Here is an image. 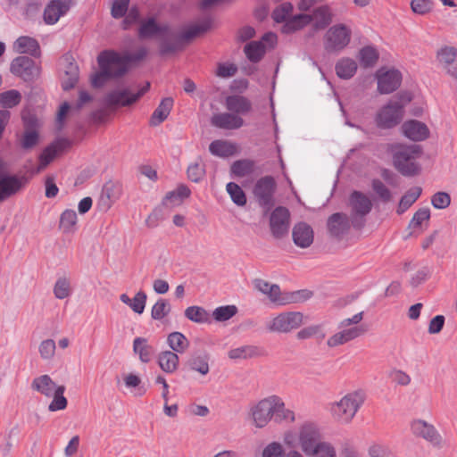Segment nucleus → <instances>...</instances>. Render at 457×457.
I'll list each match as a JSON object with an SVG mask.
<instances>
[{
	"label": "nucleus",
	"instance_id": "14",
	"mask_svg": "<svg viewBox=\"0 0 457 457\" xmlns=\"http://www.w3.org/2000/svg\"><path fill=\"white\" fill-rule=\"evenodd\" d=\"M290 225V212L283 206L276 207L270 217V228L272 236L280 239L288 234Z\"/></svg>",
	"mask_w": 457,
	"mask_h": 457
},
{
	"label": "nucleus",
	"instance_id": "16",
	"mask_svg": "<svg viewBox=\"0 0 457 457\" xmlns=\"http://www.w3.org/2000/svg\"><path fill=\"white\" fill-rule=\"evenodd\" d=\"M273 395L258 402L251 409V415L257 428H264L272 420Z\"/></svg>",
	"mask_w": 457,
	"mask_h": 457
},
{
	"label": "nucleus",
	"instance_id": "36",
	"mask_svg": "<svg viewBox=\"0 0 457 457\" xmlns=\"http://www.w3.org/2000/svg\"><path fill=\"white\" fill-rule=\"evenodd\" d=\"M167 343L174 353H184L189 345V341L181 332H172L167 337Z\"/></svg>",
	"mask_w": 457,
	"mask_h": 457
},
{
	"label": "nucleus",
	"instance_id": "22",
	"mask_svg": "<svg viewBox=\"0 0 457 457\" xmlns=\"http://www.w3.org/2000/svg\"><path fill=\"white\" fill-rule=\"evenodd\" d=\"M209 361L210 354L206 351L197 350L190 354L186 365L190 370L196 371L204 376L210 371Z\"/></svg>",
	"mask_w": 457,
	"mask_h": 457
},
{
	"label": "nucleus",
	"instance_id": "24",
	"mask_svg": "<svg viewBox=\"0 0 457 457\" xmlns=\"http://www.w3.org/2000/svg\"><path fill=\"white\" fill-rule=\"evenodd\" d=\"M13 49L17 53L27 54L33 57L40 55V46L37 40L28 36L18 37L13 44Z\"/></svg>",
	"mask_w": 457,
	"mask_h": 457
},
{
	"label": "nucleus",
	"instance_id": "23",
	"mask_svg": "<svg viewBox=\"0 0 457 457\" xmlns=\"http://www.w3.org/2000/svg\"><path fill=\"white\" fill-rule=\"evenodd\" d=\"M212 126L223 129H237L243 126L244 120L241 117L229 112L213 114L211 119Z\"/></svg>",
	"mask_w": 457,
	"mask_h": 457
},
{
	"label": "nucleus",
	"instance_id": "3",
	"mask_svg": "<svg viewBox=\"0 0 457 457\" xmlns=\"http://www.w3.org/2000/svg\"><path fill=\"white\" fill-rule=\"evenodd\" d=\"M395 168L405 177L419 173L420 168L415 160L420 155L421 148L418 145L395 144L390 147Z\"/></svg>",
	"mask_w": 457,
	"mask_h": 457
},
{
	"label": "nucleus",
	"instance_id": "35",
	"mask_svg": "<svg viewBox=\"0 0 457 457\" xmlns=\"http://www.w3.org/2000/svg\"><path fill=\"white\" fill-rule=\"evenodd\" d=\"M209 151L212 155L228 157L235 152V146L227 141L214 140L209 145Z\"/></svg>",
	"mask_w": 457,
	"mask_h": 457
},
{
	"label": "nucleus",
	"instance_id": "48",
	"mask_svg": "<svg viewBox=\"0 0 457 457\" xmlns=\"http://www.w3.org/2000/svg\"><path fill=\"white\" fill-rule=\"evenodd\" d=\"M310 21V17L306 14H297L292 19L286 21L283 27V31L286 33H292L302 29Z\"/></svg>",
	"mask_w": 457,
	"mask_h": 457
},
{
	"label": "nucleus",
	"instance_id": "63",
	"mask_svg": "<svg viewBox=\"0 0 457 457\" xmlns=\"http://www.w3.org/2000/svg\"><path fill=\"white\" fill-rule=\"evenodd\" d=\"M55 343L53 339L43 340L39 345V353L45 360L51 359L55 353Z\"/></svg>",
	"mask_w": 457,
	"mask_h": 457
},
{
	"label": "nucleus",
	"instance_id": "6",
	"mask_svg": "<svg viewBox=\"0 0 457 457\" xmlns=\"http://www.w3.org/2000/svg\"><path fill=\"white\" fill-rule=\"evenodd\" d=\"M363 401V395L360 392L348 394L333 404L331 408L332 414L341 422H349L354 417Z\"/></svg>",
	"mask_w": 457,
	"mask_h": 457
},
{
	"label": "nucleus",
	"instance_id": "25",
	"mask_svg": "<svg viewBox=\"0 0 457 457\" xmlns=\"http://www.w3.org/2000/svg\"><path fill=\"white\" fill-rule=\"evenodd\" d=\"M273 412L272 420L276 423L293 422L295 420V413L293 411L287 409L283 400L278 396L273 395Z\"/></svg>",
	"mask_w": 457,
	"mask_h": 457
},
{
	"label": "nucleus",
	"instance_id": "8",
	"mask_svg": "<svg viewBox=\"0 0 457 457\" xmlns=\"http://www.w3.org/2000/svg\"><path fill=\"white\" fill-rule=\"evenodd\" d=\"M10 71L25 82H34L39 78L41 69L30 57L21 55L12 61Z\"/></svg>",
	"mask_w": 457,
	"mask_h": 457
},
{
	"label": "nucleus",
	"instance_id": "58",
	"mask_svg": "<svg viewBox=\"0 0 457 457\" xmlns=\"http://www.w3.org/2000/svg\"><path fill=\"white\" fill-rule=\"evenodd\" d=\"M146 299V294L144 291L140 290L135 295L134 298L131 299L130 304H129V306L132 309L134 312L141 314L144 312Z\"/></svg>",
	"mask_w": 457,
	"mask_h": 457
},
{
	"label": "nucleus",
	"instance_id": "1",
	"mask_svg": "<svg viewBox=\"0 0 457 457\" xmlns=\"http://www.w3.org/2000/svg\"><path fill=\"white\" fill-rule=\"evenodd\" d=\"M212 22L211 17H205L198 23L188 26L183 32L175 33L170 30L168 25H161L154 17H148L140 21L137 35L143 40L165 36L160 42L159 52L161 55H166L182 50L186 44L206 33L212 29Z\"/></svg>",
	"mask_w": 457,
	"mask_h": 457
},
{
	"label": "nucleus",
	"instance_id": "55",
	"mask_svg": "<svg viewBox=\"0 0 457 457\" xmlns=\"http://www.w3.org/2000/svg\"><path fill=\"white\" fill-rule=\"evenodd\" d=\"M457 51L453 46H445L437 52V58L440 63L449 66L455 62Z\"/></svg>",
	"mask_w": 457,
	"mask_h": 457
},
{
	"label": "nucleus",
	"instance_id": "64",
	"mask_svg": "<svg viewBox=\"0 0 457 457\" xmlns=\"http://www.w3.org/2000/svg\"><path fill=\"white\" fill-rule=\"evenodd\" d=\"M54 296L58 299H64L70 295V284L65 278H59L54 287Z\"/></svg>",
	"mask_w": 457,
	"mask_h": 457
},
{
	"label": "nucleus",
	"instance_id": "5",
	"mask_svg": "<svg viewBox=\"0 0 457 457\" xmlns=\"http://www.w3.org/2000/svg\"><path fill=\"white\" fill-rule=\"evenodd\" d=\"M276 190V180L270 175L259 179L253 187V198L265 212L270 211L275 205Z\"/></svg>",
	"mask_w": 457,
	"mask_h": 457
},
{
	"label": "nucleus",
	"instance_id": "7",
	"mask_svg": "<svg viewBox=\"0 0 457 457\" xmlns=\"http://www.w3.org/2000/svg\"><path fill=\"white\" fill-rule=\"evenodd\" d=\"M411 431L416 437L422 438L436 449H442L446 442L436 427L421 419L411 422Z\"/></svg>",
	"mask_w": 457,
	"mask_h": 457
},
{
	"label": "nucleus",
	"instance_id": "53",
	"mask_svg": "<svg viewBox=\"0 0 457 457\" xmlns=\"http://www.w3.org/2000/svg\"><path fill=\"white\" fill-rule=\"evenodd\" d=\"M257 354V349L252 345H243L237 348L231 349L228 352V357L233 360L237 359H248Z\"/></svg>",
	"mask_w": 457,
	"mask_h": 457
},
{
	"label": "nucleus",
	"instance_id": "9",
	"mask_svg": "<svg viewBox=\"0 0 457 457\" xmlns=\"http://www.w3.org/2000/svg\"><path fill=\"white\" fill-rule=\"evenodd\" d=\"M351 40V30L344 24H337L328 29L324 37V47L328 53L343 50Z\"/></svg>",
	"mask_w": 457,
	"mask_h": 457
},
{
	"label": "nucleus",
	"instance_id": "56",
	"mask_svg": "<svg viewBox=\"0 0 457 457\" xmlns=\"http://www.w3.org/2000/svg\"><path fill=\"white\" fill-rule=\"evenodd\" d=\"M371 187L373 191L382 202L388 203L391 201L392 194L381 180L374 179L371 181Z\"/></svg>",
	"mask_w": 457,
	"mask_h": 457
},
{
	"label": "nucleus",
	"instance_id": "11",
	"mask_svg": "<svg viewBox=\"0 0 457 457\" xmlns=\"http://www.w3.org/2000/svg\"><path fill=\"white\" fill-rule=\"evenodd\" d=\"M150 88V83L142 87L137 94H131L129 89H115L109 92L104 97V103L109 107L129 106L136 103Z\"/></svg>",
	"mask_w": 457,
	"mask_h": 457
},
{
	"label": "nucleus",
	"instance_id": "52",
	"mask_svg": "<svg viewBox=\"0 0 457 457\" xmlns=\"http://www.w3.org/2000/svg\"><path fill=\"white\" fill-rule=\"evenodd\" d=\"M313 295V293L308 289H301L293 292H286V297L284 298L285 305L289 303H303Z\"/></svg>",
	"mask_w": 457,
	"mask_h": 457
},
{
	"label": "nucleus",
	"instance_id": "51",
	"mask_svg": "<svg viewBox=\"0 0 457 457\" xmlns=\"http://www.w3.org/2000/svg\"><path fill=\"white\" fill-rule=\"evenodd\" d=\"M65 391L64 386H58L55 390L54 394L53 395V401L48 406L49 411H56L64 410L67 407V399L63 396V393Z\"/></svg>",
	"mask_w": 457,
	"mask_h": 457
},
{
	"label": "nucleus",
	"instance_id": "46",
	"mask_svg": "<svg viewBox=\"0 0 457 457\" xmlns=\"http://www.w3.org/2000/svg\"><path fill=\"white\" fill-rule=\"evenodd\" d=\"M430 219V210L428 207L419 209L411 220L408 228H422L423 224L426 228Z\"/></svg>",
	"mask_w": 457,
	"mask_h": 457
},
{
	"label": "nucleus",
	"instance_id": "30",
	"mask_svg": "<svg viewBox=\"0 0 457 457\" xmlns=\"http://www.w3.org/2000/svg\"><path fill=\"white\" fill-rule=\"evenodd\" d=\"M133 351L138 354L142 362L147 363L151 361L154 354V348L147 344V339L145 337H136L133 341Z\"/></svg>",
	"mask_w": 457,
	"mask_h": 457
},
{
	"label": "nucleus",
	"instance_id": "31",
	"mask_svg": "<svg viewBox=\"0 0 457 457\" xmlns=\"http://www.w3.org/2000/svg\"><path fill=\"white\" fill-rule=\"evenodd\" d=\"M335 70L339 78L349 79L355 74L357 63L351 58H342L337 62Z\"/></svg>",
	"mask_w": 457,
	"mask_h": 457
},
{
	"label": "nucleus",
	"instance_id": "57",
	"mask_svg": "<svg viewBox=\"0 0 457 457\" xmlns=\"http://www.w3.org/2000/svg\"><path fill=\"white\" fill-rule=\"evenodd\" d=\"M293 11V5L290 3H283L279 6L276 7L271 17L277 23L286 22L287 16Z\"/></svg>",
	"mask_w": 457,
	"mask_h": 457
},
{
	"label": "nucleus",
	"instance_id": "28",
	"mask_svg": "<svg viewBox=\"0 0 457 457\" xmlns=\"http://www.w3.org/2000/svg\"><path fill=\"white\" fill-rule=\"evenodd\" d=\"M58 386L52 380L48 375H42L33 379L31 388L46 397H51Z\"/></svg>",
	"mask_w": 457,
	"mask_h": 457
},
{
	"label": "nucleus",
	"instance_id": "62",
	"mask_svg": "<svg viewBox=\"0 0 457 457\" xmlns=\"http://www.w3.org/2000/svg\"><path fill=\"white\" fill-rule=\"evenodd\" d=\"M262 457H285V451L280 443L272 442L265 446Z\"/></svg>",
	"mask_w": 457,
	"mask_h": 457
},
{
	"label": "nucleus",
	"instance_id": "41",
	"mask_svg": "<svg viewBox=\"0 0 457 457\" xmlns=\"http://www.w3.org/2000/svg\"><path fill=\"white\" fill-rule=\"evenodd\" d=\"M228 194L232 202L237 206H245L246 204V195L244 190L235 182H228L226 186Z\"/></svg>",
	"mask_w": 457,
	"mask_h": 457
},
{
	"label": "nucleus",
	"instance_id": "20",
	"mask_svg": "<svg viewBox=\"0 0 457 457\" xmlns=\"http://www.w3.org/2000/svg\"><path fill=\"white\" fill-rule=\"evenodd\" d=\"M292 237L294 243L301 247H309L314 238V233L312 228L306 222H299L293 228Z\"/></svg>",
	"mask_w": 457,
	"mask_h": 457
},
{
	"label": "nucleus",
	"instance_id": "17",
	"mask_svg": "<svg viewBox=\"0 0 457 457\" xmlns=\"http://www.w3.org/2000/svg\"><path fill=\"white\" fill-rule=\"evenodd\" d=\"M352 226L351 217L345 213L336 212L330 215L327 221L328 230L331 237L339 238L346 234Z\"/></svg>",
	"mask_w": 457,
	"mask_h": 457
},
{
	"label": "nucleus",
	"instance_id": "33",
	"mask_svg": "<svg viewBox=\"0 0 457 457\" xmlns=\"http://www.w3.org/2000/svg\"><path fill=\"white\" fill-rule=\"evenodd\" d=\"M421 187H414L409 189L400 199L396 212L403 214L405 212L420 196Z\"/></svg>",
	"mask_w": 457,
	"mask_h": 457
},
{
	"label": "nucleus",
	"instance_id": "47",
	"mask_svg": "<svg viewBox=\"0 0 457 457\" xmlns=\"http://www.w3.org/2000/svg\"><path fill=\"white\" fill-rule=\"evenodd\" d=\"M310 21V17L306 14H297L292 19L286 21L283 27V31L286 33H292L302 29Z\"/></svg>",
	"mask_w": 457,
	"mask_h": 457
},
{
	"label": "nucleus",
	"instance_id": "40",
	"mask_svg": "<svg viewBox=\"0 0 457 457\" xmlns=\"http://www.w3.org/2000/svg\"><path fill=\"white\" fill-rule=\"evenodd\" d=\"M77 213L74 210H65L60 217V228L63 233L73 232L77 224Z\"/></svg>",
	"mask_w": 457,
	"mask_h": 457
},
{
	"label": "nucleus",
	"instance_id": "60",
	"mask_svg": "<svg viewBox=\"0 0 457 457\" xmlns=\"http://www.w3.org/2000/svg\"><path fill=\"white\" fill-rule=\"evenodd\" d=\"M130 0H114L111 9V14L114 19H120L126 15Z\"/></svg>",
	"mask_w": 457,
	"mask_h": 457
},
{
	"label": "nucleus",
	"instance_id": "44",
	"mask_svg": "<svg viewBox=\"0 0 457 457\" xmlns=\"http://www.w3.org/2000/svg\"><path fill=\"white\" fill-rule=\"evenodd\" d=\"M170 310L171 306L169 301L160 298L152 307L151 318L154 320H161L170 312Z\"/></svg>",
	"mask_w": 457,
	"mask_h": 457
},
{
	"label": "nucleus",
	"instance_id": "27",
	"mask_svg": "<svg viewBox=\"0 0 457 457\" xmlns=\"http://www.w3.org/2000/svg\"><path fill=\"white\" fill-rule=\"evenodd\" d=\"M226 108L234 113L245 114L252 109V104L243 96L232 95L226 98Z\"/></svg>",
	"mask_w": 457,
	"mask_h": 457
},
{
	"label": "nucleus",
	"instance_id": "45",
	"mask_svg": "<svg viewBox=\"0 0 457 457\" xmlns=\"http://www.w3.org/2000/svg\"><path fill=\"white\" fill-rule=\"evenodd\" d=\"M39 142L38 130H23L20 137L19 144L23 150L34 148Z\"/></svg>",
	"mask_w": 457,
	"mask_h": 457
},
{
	"label": "nucleus",
	"instance_id": "59",
	"mask_svg": "<svg viewBox=\"0 0 457 457\" xmlns=\"http://www.w3.org/2000/svg\"><path fill=\"white\" fill-rule=\"evenodd\" d=\"M140 21V11L137 5L131 6L124 19L122 21L121 26L123 29H128L132 24L137 23Z\"/></svg>",
	"mask_w": 457,
	"mask_h": 457
},
{
	"label": "nucleus",
	"instance_id": "12",
	"mask_svg": "<svg viewBox=\"0 0 457 457\" xmlns=\"http://www.w3.org/2000/svg\"><path fill=\"white\" fill-rule=\"evenodd\" d=\"M403 104L389 102L382 107L376 116L378 128L386 129L398 125L403 119Z\"/></svg>",
	"mask_w": 457,
	"mask_h": 457
},
{
	"label": "nucleus",
	"instance_id": "38",
	"mask_svg": "<svg viewBox=\"0 0 457 457\" xmlns=\"http://www.w3.org/2000/svg\"><path fill=\"white\" fill-rule=\"evenodd\" d=\"M378 56L376 48L370 46L362 47L359 52L360 62L364 68L373 67L378 60Z\"/></svg>",
	"mask_w": 457,
	"mask_h": 457
},
{
	"label": "nucleus",
	"instance_id": "29",
	"mask_svg": "<svg viewBox=\"0 0 457 457\" xmlns=\"http://www.w3.org/2000/svg\"><path fill=\"white\" fill-rule=\"evenodd\" d=\"M79 73L78 65L72 62H69L61 82L62 88L64 91H69L76 86L79 80Z\"/></svg>",
	"mask_w": 457,
	"mask_h": 457
},
{
	"label": "nucleus",
	"instance_id": "61",
	"mask_svg": "<svg viewBox=\"0 0 457 457\" xmlns=\"http://www.w3.org/2000/svg\"><path fill=\"white\" fill-rule=\"evenodd\" d=\"M431 204L436 209H445L451 204V196L446 192H437L432 195Z\"/></svg>",
	"mask_w": 457,
	"mask_h": 457
},
{
	"label": "nucleus",
	"instance_id": "18",
	"mask_svg": "<svg viewBox=\"0 0 457 457\" xmlns=\"http://www.w3.org/2000/svg\"><path fill=\"white\" fill-rule=\"evenodd\" d=\"M71 5V0H52L45 8L44 21L46 24H55Z\"/></svg>",
	"mask_w": 457,
	"mask_h": 457
},
{
	"label": "nucleus",
	"instance_id": "13",
	"mask_svg": "<svg viewBox=\"0 0 457 457\" xmlns=\"http://www.w3.org/2000/svg\"><path fill=\"white\" fill-rule=\"evenodd\" d=\"M299 439L302 450L309 456H313L318 452L320 446L326 444L325 442H320V431L312 424H306L302 427Z\"/></svg>",
	"mask_w": 457,
	"mask_h": 457
},
{
	"label": "nucleus",
	"instance_id": "19",
	"mask_svg": "<svg viewBox=\"0 0 457 457\" xmlns=\"http://www.w3.org/2000/svg\"><path fill=\"white\" fill-rule=\"evenodd\" d=\"M402 75L397 70L378 73V90L381 94H390L401 85Z\"/></svg>",
	"mask_w": 457,
	"mask_h": 457
},
{
	"label": "nucleus",
	"instance_id": "15",
	"mask_svg": "<svg viewBox=\"0 0 457 457\" xmlns=\"http://www.w3.org/2000/svg\"><path fill=\"white\" fill-rule=\"evenodd\" d=\"M27 182L24 176L0 174V203L18 193Z\"/></svg>",
	"mask_w": 457,
	"mask_h": 457
},
{
	"label": "nucleus",
	"instance_id": "4",
	"mask_svg": "<svg viewBox=\"0 0 457 457\" xmlns=\"http://www.w3.org/2000/svg\"><path fill=\"white\" fill-rule=\"evenodd\" d=\"M349 206L352 227L361 229L365 225L366 216L372 210V202L364 193L354 190L349 196Z\"/></svg>",
	"mask_w": 457,
	"mask_h": 457
},
{
	"label": "nucleus",
	"instance_id": "32",
	"mask_svg": "<svg viewBox=\"0 0 457 457\" xmlns=\"http://www.w3.org/2000/svg\"><path fill=\"white\" fill-rule=\"evenodd\" d=\"M179 356L171 351H164L159 354L158 363L160 368L166 373H172L179 365Z\"/></svg>",
	"mask_w": 457,
	"mask_h": 457
},
{
	"label": "nucleus",
	"instance_id": "49",
	"mask_svg": "<svg viewBox=\"0 0 457 457\" xmlns=\"http://www.w3.org/2000/svg\"><path fill=\"white\" fill-rule=\"evenodd\" d=\"M21 95L18 90L11 89L0 93V105L4 108H12L20 104Z\"/></svg>",
	"mask_w": 457,
	"mask_h": 457
},
{
	"label": "nucleus",
	"instance_id": "43",
	"mask_svg": "<svg viewBox=\"0 0 457 457\" xmlns=\"http://www.w3.org/2000/svg\"><path fill=\"white\" fill-rule=\"evenodd\" d=\"M156 384H161L163 386V391L162 393V397L164 400V406H163V411L164 413L169 417H175L177 416L178 412V405L172 404L168 405V394H169V385L166 382L165 378L162 376H158L155 379Z\"/></svg>",
	"mask_w": 457,
	"mask_h": 457
},
{
	"label": "nucleus",
	"instance_id": "34",
	"mask_svg": "<svg viewBox=\"0 0 457 457\" xmlns=\"http://www.w3.org/2000/svg\"><path fill=\"white\" fill-rule=\"evenodd\" d=\"M244 51L250 62H258L264 55L266 47L261 41H252L245 46Z\"/></svg>",
	"mask_w": 457,
	"mask_h": 457
},
{
	"label": "nucleus",
	"instance_id": "2",
	"mask_svg": "<svg viewBox=\"0 0 457 457\" xmlns=\"http://www.w3.org/2000/svg\"><path fill=\"white\" fill-rule=\"evenodd\" d=\"M147 54L145 47H140L132 54L124 55L113 50H104L97 56L100 71L91 77V85L100 88L112 79L124 76L129 70V63L142 61Z\"/></svg>",
	"mask_w": 457,
	"mask_h": 457
},
{
	"label": "nucleus",
	"instance_id": "54",
	"mask_svg": "<svg viewBox=\"0 0 457 457\" xmlns=\"http://www.w3.org/2000/svg\"><path fill=\"white\" fill-rule=\"evenodd\" d=\"M237 312V308L235 305H225L216 308L212 316L217 321H226L235 316Z\"/></svg>",
	"mask_w": 457,
	"mask_h": 457
},
{
	"label": "nucleus",
	"instance_id": "26",
	"mask_svg": "<svg viewBox=\"0 0 457 457\" xmlns=\"http://www.w3.org/2000/svg\"><path fill=\"white\" fill-rule=\"evenodd\" d=\"M173 103L172 97L163 98L153 112L149 121L150 125L156 127L162 123L168 118L172 109Z\"/></svg>",
	"mask_w": 457,
	"mask_h": 457
},
{
	"label": "nucleus",
	"instance_id": "42",
	"mask_svg": "<svg viewBox=\"0 0 457 457\" xmlns=\"http://www.w3.org/2000/svg\"><path fill=\"white\" fill-rule=\"evenodd\" d=\"M313 16L315 19L314 27L317 29H323L331 22L330 10L327 5L317 8Z\"/></svg>",
	"mask_w": 457,
	"mask_h": 457
},
{
	"label": "nucleus",
	"instance_id": "10",
	"mask_svg": "<svg viewBox=\"0 0 457 457\" xmlns=\"http://www.w3.org/2000/svg\"><path fill=\"white\" fill-rule=\"evenodd\" d=\"M303 315L299 312H282L270 320L266 328L270 332L288 333L298 328L303 323Z\"/></svg>",
	"mask_w": 457,
	"mask_h": 457
},
{
	"label": "nucleus",
	"instance_id": "39",
	"mask_svg": "<svg viewBox=\"0 0 457 457\" xmlns=\"http://www.w3.org/2000/svg\"><path fill=\"white\" fill-rule=\"evenodd\" d=\"M185 316L195 323H209L210 315L206 310L200 306H189L185 310Z\"/></svg>",
	"mask_w": 457,
	"mask_h": 457
},
{
	"label": "nucleus",
	"instance_id": "37",
	"mask_svg": "<svg viewBox=\"0 0 457 457\" xmlns=\"http://www.w3.org/2000/svg\"><path fill=\"white\" fill-rule=\"evenodd\" d=\"M254 162L250 159H242L234 162L230 170L237 177H245L254 170Z\"/></svg>",
	"mask_w": 457,
	"mask_h": 457
},
{
	"label": "nucleus",
	"instance_id": "21",
	"mask_svg": "<svg viewBox=\"0 0 457 457\" xmlns=\"http://www.w3.org/2000/svg\"><path fill=\"white\" fill-rule=\"evenodd\" d=\"M403 135L412 141H422L428 138L429 130L427 125L416 120L405 121L402 125Z\"/></svg>",
	"mask_w": 457,
	"mask_h": 457
},
{
	"label": "nucleus",
	"instance_id": "50",
	"mask_svg": "<svg viewBox=\"0 0 457 457\" xmlns=\"http://www.w3.org/2000/svg\"><path fill=\"white\" fill-rule=\"evenodd\" d=\"M187 174L188 179H190L192 182L198 183L202 180L205 175V168L202 163L200 157L197 158L196 162L189 164L187 170Z\"/></svg>",
	"mask_w": 457,
	"mask_h": 457
}]
</instances>
